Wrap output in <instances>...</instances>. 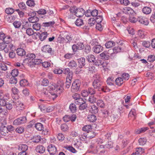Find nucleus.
<instances>
[{
	"instance_id": "nucleus-35",
	"label": "nucleus",
	"mask_w": 155,
	"mask_h": 155,
	"mask_svg": "<svg viewBox=\"0 0 155 155\" xmlns=\"http://www.w3.org/2000/svg\"><path fill=\"white\" fill-rule=\"evenodd\" d=\"M147 139L145 138H141L138 140L139 143L140 145H143L146 142Z\"/></svg>"
},
{
	"instance_id": "nucleus-2",
	"label": "nucleus",
	"mask_w": 155,
	"mask_h": 155,
	"mask_svg": "<svg viewBox=\"0 0 155 155\" xmlns=\"http://www.w3.org/2000/svg\"><path fill=\"white\" fill-rule=\"evenodd\" d=\"M98 143V141H96L94 143L92 144L90 146V148L92 149V152L94 153L101 154L105 152V147L104 145H100Z\"/></svg>"
},
{
	"instance_id": "nucleus-63",
	"label": "nucleus",
	"mask_w": 155,
	"mask_h": 155,
	"mask_svg": "<svg viewBox=\"0 0 155 155\" xmlns=\"http://www.w3.org/2000/svg\"><path fill=\"white\" fill-rule=\"evenodd\" d=\"M106 148L108 149H110L113 147V143L111 141H108L107 144L105 145Z\"/></svg>"
},
{
	"instance_id": "nucleus-3",
	"label": "nucleus",
	"mask_w": 155,
	"mask_h": 155,
	"mask_svg": "<svg viewBox=\"0 0 155 155\" xmlns=\"http://www.w3.org/2000/svg\"><path fill=\"white\" fill-rule=\"evenodd\" d=\"M86 58L89 62L92 63L97 66L101 65L103 63V61L101 60H96L94 56L91 54H88Z\"/></svg>"
},
{
	"instance_id": "nucleus-43",
	"label": "nucleus",
	"mask_w": 155,
	"mask_h": 155,
	"mask_svg": "<svg viewBox=\"0 0 155 155\" xmlns=\"http://www.w3.org/2000/svg\"><path fill=\"white\" fill-rule=\"evenodd\" d=\"M41 25L38 23H35L33 25V27L34 29L36 30H39L41 28Z\"/></svg>"
},
{
	"instance_id": "nucleus-44",
	"label": "nucleus",
	"mask_w": 155,
	"mask_h": 155,
	"mask_svg": "<svg viewBox=\"0 0 155 155\" xmlns=\"http://www.w3.org/2000/svg\"><path fill=\"white\" fill-rule=\"evenodd\" d=\"M121 49V48L119 46L115 47L113 49V52L114 53H117L120 52Z\"/></svg>"
},
{
	"instance_id": "nucleus-22",
	"label": "nucleus",
	"mask_w": 155,
	"mask_h": 155,
	"mask_svg": "<svg viewBox=\"0 0 155 155\" xmlns=\"http://www.w3.org/2000/svg\"><path fill=\"white\" fill-rule=\"evenodd\" d=\"M17 53L18 55L21 56H23L25 55L26 52L25 50L22 48H18L17 49Z\"/></svg>"
},
{
	"instance_id": "nucleus-17",
	"label": "nucleus",
	"mask_w": 155,
	"mask_h": 155,
	"mask_svg": "<svg viewBox=\"0 0 155 155\" xmlns=\"http://www.w3.org/2000/svg\"><path fill=\"white\" fill-rule=\"evenodd\" d=\"M10 39V37L9 36H7L5 37V34H4L2 32H0V40L3 39V41L6 43H9V41H7V39Z\"/></svg>"
},
{
	"instance_id": "nucleus-48",
	"label": "nucleus",
	"mask_w": 155,
	"mask_h": 155,
	"mask_svg": "<svg viewBox=\"0 0 155 155\" xmlns=\"http://www.w3.org/2000/svg\"><path fill=\"white\" fill-rule=\"evenodd\" d=\"M114 78L112 77H109L107 80V82L109 85H111L113 84L114 82Z\"/></svg>"
},
{
	"instance_id": "nucleus-36",
	"label": "nucleus",
	"mask_w": 155,
	"mask_h": 155,
	"mask_svg": "<svg viewBox=\"0 0 155 155\" xmlns=\"http://www.w3.org/2000/svg\"><path fill=\"white\" fill-rule=\"evenodd\" d=\"M55 23V22L53 21H51L43 23L42 24L43 26L45 27H50L52 26Z\"/></svg>"
},
{
	"instance_id": "nucleus-29",
	"label": "nucleus",
	"mask_w": 155,
	"mask_h": 155,
	"mask_svg": "<svg viewBox=\"0 0 155 155\" xmlns=\"http://www.w3.org/2000/svg\"><path fill=\"white\" fill-rule=\"evenodd\" d=\"M35 126L36 129L39 131L42 130L44 128L43 125L40 123L36 124Z\"/></svg>"
},
{
	"instance_id": "nucleus-23",
	"label": "nucleus",
	"mask_w": 155,
	"mask_h": 155,
	"mask_svg": "<svg viewBox=\"0 0 155 155\" xmlns=\"http://www.w3.org/2000/svg\"><path fill=\"white\" fill-rule=\"evenodd\" d=\"M143 13L146 14H149L151 12V8L149 7L145 6L142 10Z\"/></svg>"
},
{
	"instance_id": "nucleus-41",
	"label": "nucleus",
	"mask_w": 155,
	"mask_h": 155,
	"mask_svg": "<svg viewBox=\"0 0 155 155\" xmlns=\"http://www.w3.org/2000/svg\"><path fill=\"white\" fill-rule=\"evenodd\" d=\"M37 12L39 15H44L47 13L46 11L44 9H40Z\"/></svg>"
},
{
	"instance_id": "nucleus-54",
	"label": "nucleus",
	"mask_w": 155,
	"mask_h": 155,
	"mask_svg": "<svg viewBox=\"0 0 155 155\" xmlns=\"http://www.w3.org/2000/svg\"><path fill=\"white\" fill-rule=\"evenodd\" d=\"M87 107V104L85 103L84 101L83 103L81 104L79 107V108L80 110H84L86 109Z\"/></svg>"
},
{
	"instance_id": "nucleus-26",
	"label": "nucleus",
	"mask_w": 155,
	"mask_h": 155,
	"mask_svg": "<svg viewBox=\"0 0 155 155\" xmlns=\"http://www.w3.org/2000/svg\"><path fill=\"white\" fill-rule=\"evenodd\" d=\"M87 119L89 121L91 122H94L97 119L95 115L92 114L88 115Z\"/></svg>"
},
{
	"instance_id": "nucleus-42",
	"label": "nucleus",
	"mask_w": 155,
	"mask_h": 155,
	"mask_svg": "<svg viewBox=\"0 0 155 155\" xmlns=\"http://www.w3.org/2000/svg\"><path fill=\"white\" fill-rule=\"evenodd\" d=\"M10 83L11 84H15L17 82V78L15 77H11L9 80Z\"/></svg>"
},
{
	"instance_id": "nucleus-47",
	"label": "nucleus",
	"mask_w": 155,
	"mask_h": 155,
	"mask_svg": "<svg viewBox=\"0 0 155 155\" xmlns=\"http://www.w3.org/2000/svg\"><path fill=\"white\" fill-rule=\"evenodd\" d=\"M18 6L22 10H26V8L25 4L23 2H20L18 4Z\"/></svg>"
},
{
	"instance_id": "nucleus-4",
	"label": "nucleus",
	"mask_w": 155,
	"mask_h": 155,
	"mask_svg": "<svg viewBox=\"0 0 155 155\" xmlns=\"http://www.w3.org/2000/svg\"><path fill=\"white\" fill-rule=\"evenodd\" d=\"M49 88L51 92H57L58 94H60L63 91L64 88L62 85H58L56 84H51L49 86Z\"/></svg>"
},
{
	"instance_id": "nucleus-21",
	"label": "nucleus",
	"mask_w": 155,
	"mask_h": 155,
	"mask_svg": "<svg viewBox=\"0 0 155 155\" xmlns=\"http://www.w3.org/2000/svg\"><path fill=\"white\" fill-rule=\"evenodd\" d=\"M68 66L71 69H74L77 66V63L74 60H72L68 63Z\"/></svg>"
},
{
	"instance_id": "nucleus-9",
	"label": "nucleus",
	"mask_w": 155,
	"mask_h": 155,
	"mask_svg": "<svg viewBox=\"0 0 155 155\" xmlns=\"http://www.w3.org/2000/svg\"><path fill=\"white\" fill-rule=\"evenodd\" d=\"M36 57L35 54L33 53H29L27 54L25 58V60H28L27 63L28 65V63H30L31 62L33 61V60Z\"/></svg>"
},
{
	"instance_id": "nucleus-27",
	"label": "nucleus",
	"mask_w": 155,
	"mask_h": 155,
	"mask_svg": "<svg viewBox=\"0 0 155 155\" xmlns=\"http://www.w3.org/2000/svg\"><path fill=\"white\" fill-rule=\"evenodd\" d=\"M91 126L90 125H85L82 128L83 131L87 132L88 133L91 131Z\"/></svg>"
},
{
	"instance_id": "nucleus-39",
	"label": "nucleus",
	"mask_w": 155,
	"mask_h": 155,
	"mask_svg": "<svg viewBox=\"0 0 155 155\" xmlns=\"http://www.w3.org/2000/svg\"><path fill=\"white\" fill-rule=\"evenodd\" d=\"M20 84L21 86H27L28 84V83L26 80L24 79L20 80Z\"/></svg>"
},
{
	"instance_id": "nucleus-50",
	"label": "nucleus",
	"mask_w": 155,
	"mask_h": 155,
	"mask_svg": "<svg viewBox=\"0 0 155 155\" xmlns=\"http://www.w3.org/2000/svg\"><path fill=\"white\" fill-rule=\"evenodd\" d=\"M26 34L29 36L31 35L34 34V31L31 28H28L26 30Z\"/></svg>"
},
{
	"instance_id": "nucleus-45",
	"label": "nucleus",
	"mask_w": 155,
	"mask_h": 155,
	"mask_svg": "<svg viewBox=\"0 0 155 155\" xmlns=\"http://www.w3.org/2000/svg\"><path fill=\"white\" fill-rule=\"evenodd\" d=\"M136 154H141L144 152V150L141 147H139L136 149Z\"/></svg>"
},
{
	"instance_id": "nucleus-6",
	"label": "nucleus",
	"mask_w": 155,
	"mask_h": 155,
	"mask_svg": "<svg viewBox=\"0 0 155 155\" xmlns=\"http://www.w3.org/2000/svg\"><path fill=\"white\" fill-rule=\"evenodd\" d=\"M84 47V45L82 42H78L76 44H74L72 46V49L73 51L75 52L78 50H81Z\"/></svg>"
},
{
	"instance_id": "nucleus-30",
	"label": "nucleus",
	"mask_w": 155,
	"mask_h": 155,
	"mask_svg": "<svg viewBox=\"0 0 155 155\" xmlns=\"http://www.w3.org/2000/svg\"><path fill=\"white\" fill-rule=\"evenodd\" d=\"M28 21H26L24 23L23 25V28L25 29H27V28L29 27V24L31 23H34L35 21H33L34 20H28Z\"/></svg>"
},
{
	"instance_id": "nucleus-34",
	"label": "nucleus",
	"mask_w": 155,
	"mask_h": 155,
	"mask_svg": "<svg viewBox=\"0 0 155 155\" xmlns=\"http://www.w3.org/2000/svg\"><path fill=\"white\" fill-rule=\"evenodd\" d=\"M78 8H77V7L75 6H73V7H71L69 9V10L71 13L69 16L68 17V18L70 17V16L72 17V14H74L73 13H74V14L76 13V12L77 11V9Z\"/></svg>"
},
{
	"instance_id": "nucleus-5",
	"label": "nucleus",
	"mask_w": 155,
	"mask_h": 155,
	"mask_svg": "<svg viewBox=\"0 0 155 155\" xmlns=\"http://www.w3.org/2000/svg\"><path fill=\"white\" fill-rule=\"evenodd\" d=\"M85 13V11L84 10L81 8H78L77 9L76 13L74 14H72V17L70 16L69 18L73 19L75 18V17L77 16L79 18H80L82 17Z\"/></svg>"
},
{
	"instance_id": "nucleus-11",
	"label": "nucleus",
	"mask_w": 155,
	"mask_h": 155,
	"mask_svg": "<svg viewBox=\"0 0 155 155\" xmlns=\"http://www.w3.org/2000/svg\"><path fill=\"white\" fill-rule=\"evenodd\" d=\"M14 105L16 107L17 110H22L24 108L23 104L21 102L15 100L13 102Z\"/></svg>"
},
{
	"instance_id": "nucleus-52",
	"label": "nucleus",
	"mask_w": 155,
	"mask_h": 155,
	"mask_svg": "<svg viewBox=\"0 0 155 155\" xmlns=\"http://www.w3.org/2000/svg\"><path fill=\"white\" fill-rule=\"evenodd\" d=\"M126 30L127 31L129 34L131 35H133L135 34L134 30L132 28H128Z\"/></svg>"
},
{
	"instance_id": "nucleus-14",
	"label": "nucleus",
	"mask_w": 155,
	"mask_h": 155,
	"mask_svg": "<svg viewBox=\"0 0 155 155\" xmlns=\"http://www.w3.org/2000/svg\"><path fill=\"white\" fill-rule=\"evenodd\" d=\"M103 48L101 45H97L94 46L93 48V51L96 53L98 54L102 51Z\"/></svg>"
},
{
	"instance_id": "nucleus-62",
	"label": "nucleus",
	"mask_w": 155,
	"mask_h": 155,
	"mask_svg": "<svg viewBox=\"0 0 155 155\" xmlns=\"http://www.w3.org/2000/svg\"><path fill=\"white\" fill-rule=\"evenodd\" d=\"M81 94L83 97H87L89 94L87 90H84L81 91Z\"/></svg>"
},
{
	"instance_id": "nucleus-33",
	"label": "nucleus",
	"mask_w": 155,
	"mask_h": 155,
	"mask_svg": "<svg viewBox=\"0 0 155 155\" xmlns=\"http://www.w3.org/2000/svg\"><path fill=\"white\" fill-rule=\"evenodd\" d=\"M123 80L121 78H118L115 80L116 83L117 85L120 86L123 83Z\"/></svg>"
},
{
	"instance_id": "nucleus-58",
	"label": "nucleus",
	"mask_w": 155,
	"mask_h": 155,
	"mask_svg": "<svg viewBox=\"0 0 155 155\" xmlns=\"http://www.w3.org/2000/svg\"><path fill=\"white\" fill-rule=\"evenodd\" d=\"M138 35L141 38H143L144 37V32L141 30H138Z\"/></svg>"
},
{
	"instance_id": "nucleus-46",
	"label": "nucleus",
	"mask_w": 155,
	"mask_h": 155,
	"mask_svg": "<svg viewBox=\"0 0 155 155\" xmlns=\"http://www.w3.org/2000/svg\"><path fill=\"white\" fill-rule=\"evenodd\" d=\"M19 134H21L24 131V128L22 127H18L15 130Z\"/></svg>"
},
{
	"instance_id": "nucleus-40",
	"label": "nucleus",
	"mask_w": 155,
	"mask_h": 155,
	"mask_svg": "<svg viewBox=\"0 0 155 155\" xmlns=\"http://www.w3.org/2000/svg\"><path fill=\"white\" fill-rule=\"evenodd\" d=\"M19 149H20L22 152H26L28 149V146L25 144L21 145L19 147Z\"/></svg>"
},
{
	"instance_id": "nucleus-15",
	"label": "nucleus",
	"mask_w": 155,
	"mask_h": 155,
	"mask_svg": "<svg viewBox=\"0 0 155 155\" xmlns=\"http://www.w3.org/2000/svg\"><path fill=\"white\" fill-rule=\"evenodd\" d=\"M15 12V10L13 8H6L5 10V12L8 15L6 17V18H10V16H11V15H11L13 13Z\"/></svg>"
},
{
	"instance_id": "nucleus-16",
	"label": "nucleus",
	"mask_w": 155,
	"mask_h": 155,
	"mask_svg": "<svg viewBox=\"0 0 155 155\" xmlns=\"http://www.w3.org/2000/svg\"><path fill=\"white\" fill-rule=\"evenodd\" d=\"M89 108L90 112L91 113L96 114L98 111L97 107L95 105L91 106L89 107Z\"/></svg>"
},
{
	"instance_id": "nucleus-64",
	"label": "nucleus",
	"mask_w": 155,
	"mask_h": 155,
	"mask_svg": "<svg viewBox=\"0 0 155 155\" xmlns=\"http://www.w3.org/2000/svg\"><path fill=\"white\" fill-rule=\"evenodd\" d=\"M142 45L146 48H149L150 46V42L149 41H144L142 43Z\"/></svg>"
},
{
	"instance_id": "nucleus-25",
	"label": "nucleus",
	"mask_w": 155,
	"mask_h": 155,
	"mask_svg": "<svg viewBox=\"0 0 155 155\" xmlns=\"http://www.w3.org/2000/svg\"><path fill=\"white\" fill-rule=\"evenodd\" d=\"M100 56L102 58L105 60H108L110 58L108 55V53L106 51L103 52V53L100 54Z\"/></svg>"
},
{
	"instance_id": "nucleus-20",
	"label": "nucleus",
	"mask_w": 155,
	"mask_h": 155,
	"mask_svg": "<svg viewBox=\"0 0 155 155\" xmlns=\"http://www.w3.org/2000/svg\"><path fill=\"white\" fill-rule=\"evenodd\" d=\"M35 150L37 153H42L45 152V148L42 145H38L36 147Z\"/></svg>"
},
{
	"instance_id": "nucleus-49",
	"label": "nucleus",
	"mask_w": 155,
	"mask_h": 155,
	"mask_svg": "<svg viewBox=\"0 0 155 155\" xmlns=\"http://www.w3.org/2000/svg\"><path fill=\"white\" fill-rule=\"evenodd\" d=\"M13 24L15 28H18L21 26V24L20 21H16L14 22Z\"/></svg>"
},
{
	"instance_id": "nucleus-13",
	"label": "nucleus",
	"mask_w": 155,
	"mask_h": 155,
	"mask_svg": "<svg viewBox=\"0 0 155 155\" xmlns=\"http://www.w3.org/2000/svg\"><path fill=\"white\" fill-rule=\"evenodd\" d=\"M91 15L93 17H96L95 19L94 18L93 19H103V18L102 15L97 16L98 15V11L97 10L94 9L91 12Z\"/></svg>"
},
{
	"instance_id": "nucleus-37",
	"label": "nucleus",
	"mask_w": 155,
	"mask_h": 155,
	"mask_svg": "<svg viewBox=\"0 0 155 155\" xmlns=\"http://www.w3.org/2000/svg\"><path fill=\"white\" fill-rule=\"evenodd\" d=\"M94 87H90L88 88L87 90L89 94L91 95L94 94L96 93V91Z\"/></svg>"
},
{
	"instance_id": "nucleus-19",
	"label": "nucleus",
	"mask_w": 155,
	"mask_h": 155,
	"mask_svg": "<svg viewBox=\"0 0 155 155\" xmlns=\"http://www.w3.org/2000/svg\"><path fill=\"white\" fill-rule=\"evenodd\" d=\"M79 64V67L81 68L84 66L85 64V59L83 57H81L78 59Z\"/></svg>"
},
{
	"instance_id": "nucleus-55",
	"label": "nucleus",
	"mask_w": 155,
	"mask_h": 155,
	"mask_svg": "<svg viewBox=\"0 0 155 155\" xmlns=\"http://www.w3.org/2000/svg\"><path fill=\"white\" fill-rule=\"evenodd\" d=\"M9 43H6L5 42L0 43V51H2L5 48L7 47V44Z\"/></svg>"
},
{
	"instance_id": "nucleus-38",
	"label": "nucleus",
	"mask_w": 155,
	"mask_h": 155,
	"mask_svg": "<svg viewBox=\"0 0 155 155\" xmlns=\"http://www.w3.org/2000/svg\"><path fill=\"white\" fill-rule=\"evenodd\" d=\"M96 101V98L93 95L90 96L88 99V101L90 103H95Z\"/></svg>"
},
{
	"instance_id": "nucleus-51",
	"label": "nucleus",
	"mask_w": 155,
	"mask_h": 155,
	"mask_svg": "<svg viewBox=\"0 0 155 155\" xmlns=\"http://www.w3.org/2000/svg\"><path fill=\"white\" fill-rule=\"evenodd\" d=\"M97 104L101 107H104L105 106L104 102L101 100H99L97 101Z\"/></svg>"
},
{
	"instance_id": "nucleus-53",
	"label": "nucleus",
	"mask_w": 155,
	"mask_h": 155,
	"mask_svg": "<svg viewBox=\"0 0 155 155\" xmlns=\"http://www.w3.org/2000/svg\"><path fill=\"white\" fill-rule=\"evenodd\" d=\"M7 103L6 100L1 98L0 99V106H4L6 105Z\"/></svg>"
},
{
	"instance_id": "nucleus-18",
	"label": "nucleus",
	"mask_w": 155,
	"mask_h": 155,
	"mask_svg": "<svg viewBox=\"0 0 155 155\" xmlns=\"http://www.w3.org/2000/svg\"><path fill=\"white\" fill-rule=\"evenodd\" d=\"M8 129L7 127L5 126H1L0 127L1 134L3 135H6L8 133Z\"/></svg>"
},
{
	"instance_id": "nucleus-1",
	"label": "nucleus",
	"mask_w": 155,
	"mask_h": 155,
	"mask_svg": "<svg viewBox=\"0 0 155 155\" xmlns=\"http://www.w3.org/2000/svg\"><path fill=\"white\" fill-rule=\"evenodd\" d=\"M94 80L92 83V85L94 88L97 89V90L100 91H102L106 92L105 87L104 86L103 82L100 75L99 74H94Z\"/></svg>"
},
{
	"instance_id": "nucleus-28",
	"label": "nucleus",
	"mask_w": 155,
	"mask_h": 155,
	"mask_svg": "<svg viewBox=\"0 0 155 155\" xmlns=\"http://www.w3.org/2000/svg\"><path fill=\"white\" fill-rule=\"evenodd\" d=\"M115 45V43L114 42L112 41H109L105 44V46L106 48H109L112 47Z\"/></svg>"
},
{
	"instance_id": "nucleus-8",
	"label": "nucleus",
	"mask_w": 155,
	"mask_h": 155,
	"mask_svg": "<svg viewBox=\"0 0 155 155\" xmlns=\"http://www.w3.org/2000/svg\"><path fill=\"white\" fill-rule=\"evenodd\" d=\"M48 150L50 155H56L57 153L56 147L52 144H50L48 147Z\"/></svg>"
},
{
	"instance_id": "nucleus-7",
	"label": "nucleus",
	"mask_w": 155,
	"mask_h": 155,
	"mask_svg": "<svg viewBox=\"0 0 155 155\" xmlns=\"http://www.w3.org/2000/svg\"><path fill=\"white\" fill-rule=\"evenodd\" d=\"M80 85V83L78 81L73 82L71 87V91L75 92L78 91L79 90Z\"/></svg>"
},
{
	"instance_id": "nucleus-12",
	"label": "nucleus",
	"mask_w": 155,
	"mask_h": 155,
	"mask_svg": "<svg viewBox=\"0 0 155 155\" xmlns=\"http://www.w3.org/2000/svg\"><path fill=\"white\" fill-rule=\"evenodd\" d=\"M42 60L41 59H35L33 61L31 62L30 63H28V66L31 67H33L35 65H38L42 63Z\"/></svg>"
},
{
	"instance_id": "nucleus-24",
	"label": "nucleus",
	"mask_w": 155,
	"mask_h": 155,
	"mask_svg": "<svg viewBox=\"0 0 155 155\" xmlns=\"http://www.w3.org/2000/svg\"><path fill=\"white\" fill-rule=\"evenodd\" d=\"M41 137L40 136L35 135L31 138V140L34 143H38L41 140Z\"/></svg>"
},
{
	"instance_id": "nucleus-56",
	"label": "nucleus",
	"mask_w": 155,
	"mask_h": 155,
	"mask_svg": "<svg viewBox=\"0 0 155 155\" xmlns=\"http://www.w3.org/2000/svg\"><path fill=\"white\" fill-rule=\"evenodd\" d=\"M18 74V69H14L13 70L11 73V75L12 77H15L17 76Z\"/></svg>"
},
{
	"instance_id": "nucleus-61",
	"label": "nucleus",
	"mask_w": 155,
	"mask_h": 155,
	"mask_svg": "<svg viewBox=\"0 0 155 155\" xmlns=\"http://www.w3.org/2000/svg\"><path fill=\"white\" fill-rule=\"evenodd\" d=\"M84 101H83L82 98H80L78 99L75 100L74 103L76 104L80 105L82 103H83Z\"/></svg>"
},
{
	"instance_id": "nucleus-31",
	"label": "nucleus",
	"mask_w": 155,
	"mask_h": 155,
	"mask_svg": "<svg viewBox=\"0 0 155 155\" xmlns=\"http://www.w3.org/2000/svg\"><path fill=\"white\" fill-rule=\"evenodd\" d=\"M69 109L73 113L75 112L77 110V107L75 104L72 103L70 105Z\"/></svg>"
},
{
	"instance_id": "nucleus-32",
	"label": "nucleus",
	"mask_w": 155,
	"mask_h": 155,
	"mask_svg": "<svg viewBox=\"0 0 155 155\" xmlns=\"http://www.w3.org/2000/svg\"><path fill=\"white\" fill-rule=\"evenodd\" d=\"M48 35L47 32L42 33L39 36V39L41 41H43L46 38Z\"/></svg>"
},
{
	"instance_id": "nucleus-10",
	"label": "nucleus",
	"mask_w": 155,
	"mask_h": 155,
	"mask_svg": "<svg viewBox=\"0 0 155 155\" xmlns=\"http://www.w3.org/2000/svg\"><path fill=\"white\" fill-rule=\"evenodd\" d=\"M42 50L44 52L50 53L51 55L54 54V51L52 50V48L49 45H47L44 46L42 48Z\"/></svg>"
},
{
	"instance_id": "nucleus-59",
	"label": "nucleus",
	"mask_w": 155,
	"mask_h": 155,
	"mask_svg": "<svg viewBox=\"0 0 155 155\" xmlns=\"http://www.w3.org/2000/svg\"><path fill=\"white\" fill-rule=\"evenodd\" d=\"M66 148L67 150L73 153H75L76 152V150L75 149L72 147L67 146L65 147Z\"/></svg>"
},
{
	"instance_id": "nucleus-60",
	"label": "nucleus",
	"mask_w": 155,
	"mask_h": 155,
	"mask_svg": "<svg viewBox=\"0 0 155 155\" xmlns=\"http://www.w3.org/2000/svg\"><path fill=\"white\" fill-rule=\"evenodd\" d=\"M123 79L125 80H128L129 78V75L126 73H123L121 76Z\"/></svg>"
},
{
	"instance_id": "nucleus-57",
	"label": "nucleus",
	"mask_w": 155,
	"mask_h": 155,
	"mask_svg": "<svg viewBox=\"0 0 155 155\" xmlns=\"http://www.w3.org/2000/svg\"><path fill=\"white\" fill-rule=\"evenodd\" d=\"M27 5L30 6L32 7L33 6L35 5V2L33 0H28L26 2Z\"/></svg>"
}]
</instances>
